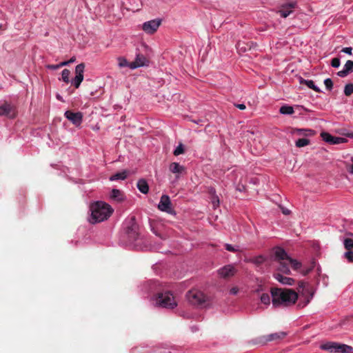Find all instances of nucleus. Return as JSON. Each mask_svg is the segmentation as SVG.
Here are the masks:
<instances>
[{"label": "nucleus", "instance_id": "e433bc0d", "mask_svg": "<svg viewBox=\"0 0 353 353\" xmlns=\"http://www.w3.org/2000/svg\"><path fill=\"white\" fill-rule=\"evenodd\" d=\"M344 257L350 262L353 263V250H347L344 253Z\"/></svg>", "mask_w": 353, "mask_h": 353}, {"label": "nucleus", "instance_id": "a211bd4d", "mask_svg": "<svg viewBox=\"0 0 353 353\" xmlns=\"http://www.w3.org/2000/svg\"><path fill=\"white\" fill-rule=\"evenodd\" d=\"M137 187L139 190L143 194H148L149 191V185L148 182L144 179H141L138 181Z\"/></svg>", "mask_w": 353, "mask_h": 353}, {"label": "nucleus", "instance_id": "09e8293b", "mask_svg": "<svg viewBox=\"0 0 353 353\" xmlns=\"http://www.w3.org/2000/svg\"><path fill=\"white\" fill-rule=\"evenodd\" d=\"M238 292H239V288L237 287H233L230 290V293L233 295L236 294L238 293Z\"/></svg>", "mask_w": 353, "mask_h": 353}, {"label": "nucleus", "instance_id": "603ef678", "mask_svg": "<svg viewBox=\"0 0 353 353\" xmlns=\"http://www.w3.org/2000/svg\"><path fill=\"white\" fill-rule=\"evenodd\" d=\"M68 61H63L59 63L60 68L68 65Z\"/></svg>", "mask_w": 353, "mask_h": 353}, {"label": "nucleus", "instance_id": "20e7f679", "mask_svg": "<svg viewBox=\"0 0 353 353\" xmlns=\"http://www.w3.org/2000/svg\"><path fill=\"white\" fill-rule=\"evenodd\" d=\"M186 299L190 305L195 307L204 306L207 301L205 294L196 289L189 290L186 294Z\"/></svg>", "mask_w": 353, "mask_h": 353}, {"label": "nucleus", "instance_id": "2f4dec72", "mask_svg": "<svg viewBox=\"0 0 353 353\" xmlns=\"http://www.w3.org/2000/svg\"><path fill=\"white\" fill-rule=\"evenodd\" d=\"M344 94L345 96L349 97L353 94V83H347L344 88Z\"/></svg>", "mask_w": 353, "mask_h": 353}, {"label": "nucleus", "instance_id": "5fc2aeb1", "mask_svg": "<svg viewBox=\"0 0 353 353\" xmlns=\"http://www.w3.org/2000/svg\"><path fill=\"white\" fill-rule=\"evenodd\" d=\"M210 194L212 195V196H213L214 195H215V190H214V188H211V189L210 190Z\"/></svg>", "mask_w": 353, "mask_h": 353}, {"label": "nucleus", "instance_id": "4be33fe9", "mask_svg": "<svg viewBox=\"0 0 353 353\" xmlns=\"http://www.w3.org/2000/svg\"><path fill=\"white\" fill-rule=\"evenodd\" d=\"M279 263V266H278V270L284 273V274H289L290 273V263L288 261H286V260L285 261H280V262H278Z\"/></svg>", "mask_w": 353, "mask_h": 353}, {"label": "nucleus", "instance_id": "c756f323", "mask_svg": "<svg viewBox=\"0 0 353 353\" xmlns=\"http://www.w3.org/2000/svg\"><path fill=\"white\" fill-rule=\"evenodd\" d=\"M343 245L347 250L353 249V239L351 238H346L343 241Z\"/></svg>", "mask_w": 353, "mask_h": 353}, {"label": "nucleus", "instance_id": "c9c22d12", "mask_svg": "<svg viewBox=\"0 0 353 353\" xmlns=\"http://www.w3.org/2000/svg\"><path fill=\"white\" fill-rule=\"evenodd\" d=\"M349 74L353 72V61L348 60L346 61L344 67H343Z\"/></svg>", "mask_w": 353, "mask_h": 353}, {"label": "nucleus", "instance_id": "393cba45", "mask_svg": "<svg viewBox=\"0 0 353 353\" xmlns=\"http://www.w3.org/2000/svg\"><path fill=\"white\" fill-rule=\"evenodd\" d=\"M128 171L124 170L121 172H117L110 177V181L124 180L127 178Z\"/></svg>", "mask_w": 353, "mask_h": 353}, {"label": "nucleus", "instance_id": "b1692460", "mask_svg": "<svg viewBox=\"0 0 353 353\" xmlns=\"http://www.w3.org/2000/svg\"><path fill=\"white\" fill-rule=\"evenodd\" d=\"M300 83L306 85L309 88L314 90L316 92H321V90L314 85V83L312 80H305L301 77Z\"/></svg>", "mask_w": 353, "mask_h": 353}, {"label": "nucleus", "instance_id": "473e14b6", "mask_svg": "<svg viewBox=\"0 0 353 353\" xmlns=\"http://www.w3.org/2000/svg\"><path fill=\"white\" fill-rule=\"evenodd\" d=\"M70 74V72L68 69H64L62 71L61 77H62L63 81L65 83H69V81H70V79H69Z\"/></svg>", "mask_w": 353, "mask_h": 353}, {"label": "nucleus", "instance_id": "f03ea898", "mask_svg": "<svg viewBox=\"0 0 353 353\" xmlns=\"http://www.w3.org/2000/svg\"><path fill=\"white\" fill-rule=\"evenodd\" d=\"M91 223H99L108 219L113 212L110 205L102 201H97L90 206Z\"/></svg>", "mask_w": 353, "mask_h": 353}, {"label": "nucleus", "instance_id": "052dcab7", "mask_svg": "<svg viewBox=\"0 0 353 353\" xmlns=\"http://www.w3.org/2000/svg\"><path fill=\"white\" fill-rule=\"evenodd\" d=\"M1 28H2V25L0 24V29H1Z\"/></svg>", "mask_w": 353, "mask_h": 353}, {"label": "nucleus", "instance_id": "dca6fc26", "mask_svg": "<svg viewBox=\"0 0 353 353\" xmlns=\"http://www.w3.org/2000/svg\"><path fill=\"white\" fill-rule=\"evenodd\" d=\"M169 170L172 173L176 174V178H179V175L185 172V168L184 166L181 165L179 163L173 162L170 163Z\"/></svg>", "mask_w": 353, "mask_h": 353}, {"label": "nucleus", "instance_id": "4d7b16f0", "mask_svg": "<svg viewBox=\"0 0 353 353\" xmlns=\"http://www.w3.org/2000/svg\"><path fill=\"white\" fill-rule=\"evenodd\" d=\"M75 60H76L75 57H72V58H71L69 61H68V63H70L74 62V61H75Z\"/></svg>", "mask_w": 353, "mask_h": 353}, {"label": "nucleus", "instance_id": "ea45409f", "mask_svg": "<svg viewBox=\"0 0 353 353\" xmlns=\"http://www.w3.org/2000/svg\"><path fill=\"white\" fill-rule=\"evenodd\" d=\"M346 141H347V139L345 138L334 137L332 144H339V143H345Z\"/></svg>", "mask_w": 353, "mask_h": 353}, {"label": "nucleus", "instance_id": "864d4df0", "mask_svg": "<svg viewBox=\"0 0 353 353\" xmlns=\"http://www.w3.org/2000/svg\"><path fill=\"white\" fill-rule=\"evenodd\" d=\"M282 212H283V213L284 214H289L290 212V211L289 210H288V209H286V210L285 209H283Z\"/></svg>", "mask_w": 353, "mask_h": 353}, {"label": "nucleus", "instance_id": "412c9836", "mask_svg": "<svg viewBox=\"0 0 353 353\" xmlns=\"http://www.w3.org/2000/svg\"><path fill=\"white\" fill-rule=\"evenodd\" d=\"M252 43H245L243 41H239L236 45V49L239 52H245L248 50H251Z\"/></svg>", "mask_w": 353, "mask_h": 353}, {"label": "nucleus", "instance_id": "8fccbe9b", "mask_svg": "<svg viewBox=\"0 0 353 353\" xmlns=\"http://www.w3.org/2000/svg\"><path fill=\"white\" fill-rule=\"evenodd\" d=\"M47 68H49V69L54 70L59 69L60 68V65H59V64H57V65H48Z\"/></svg>", "mask_w": 353, "mask_h": 353}, {"label": "nucleus", "instance_id": "de8ad7c7", "mask_svg": "<svg viewBox=\"0 0 353 353\" xmlns=\"http://www.w3.org/2000/svg\"><path fill=\"white\" fill-rule=\"evenodd\" d=\"M264 258L262 256H259L255 259L254 262L257 264H261L263 262Z\"/></svg>", "mask_w": 353, "mask_h": 353}, {"label": "nucleus", "instance_id": "f3484780", "mask_svg": "<svg viewBox=\"0 0 353 353\" xmlns=\"http://www.w3.org/2000/svg\"><path fill=\"white\" fill-rule=\"evenodd\" d=\"M290 259V256L287 254L285 251L281 248H279L275 251V261L277 262H280L282 261L286 260V261H288Z\"/></svg>", "mask_w": 353, "mask_h": 353}, {"label": "nucleus", "instance_id": "bb28decb", "mask_svg": "<svg viewBox=\"0 0 353 353\" xmlns=\"http://www.w3.org/2000/svg\"><path fill=\"white\" fill-rule=\"evenodd\" d=\"M321 137L324 141L332 144L334 137L332 136L330 133L323 132L321 133Z\"/></svg>", "mask_w": 353, "mask_h": 353}, {"label": "nucleus", "instance_id": "49530a36", "mask_svg": "<svg viewBox=\"0 0 353 353\" xmlns=\"http://www.w3.org/2000/svg\"><path fill=\"white\" fill-rule=\"evenodd\" d=\"M352 48H350V47H346V48H343L341 50V52H345V53H347L350 55L352 54Z\"/></svg>", "mask_w": 353, "mask_h": 353}, {"label": "nucleus", "instance_id": "f704fd0d", "mask_svg": "<svg viewBox=\"0 0 353 353\" xmlns=\"http://www.w3.org/2000/svg\"><path fill=\"white\" fill-rule=\"evenodd\" d=\"M83 80V77H81L75 76L74 79L72 80V83L74 84L75 88H79L81 82Z\"/></svg>", "mask_w": 353, "mask_h": 353}, {"label": "nucleus", "instance_id": "423d86ee", "mask_svg": "<svg viewBox=\"0 0 353 353\" xmlns=\"http://www.w3.org/2000/svg\"><path fill=\"white\" fill-rule=\"evenodd\" d=\"M17 114V108L13 104L4 101L0 105V116H5L9 119H14L16 117Z\"/></svg>", "mask_w": 353, "mask_h": 353}, {"label": "nucleus", "instance_id": "72a5a7b5", "mask_svg": "<svg viewBox=\"0 0 353 353\" xmlns=\"http://www.w3.org/2000/svg\"><path fill=\"white\" fill-rule=\"evenodd\" d=\"M184 148L182 143H180L176 148L174 150L173 154L174 156H179L184 153Z\"/></svg>", "mask_w": 353, "mask_h": 353}, {"label": "nucleus", "instance_id": "3c124183", "mask_svg": "<svg viewBox=\"0 0 353 353\" xmlns=\"http://www.w3.org/2000/svg\"><path fill=\"white\" fill-rule=\"evenodd\" d=\"M235 106L236 108H238L240 110H245V105L243 103H241V104H235Z\"/></svg>", "mask_w": 353, "mask_h": 353}, {"label": "nucleus", "instance_id": "a18cd8bd", "mask_svg": "<svg viewBox=\"0 0 353 353\" xmlns=\"http://www.w3.org/2000/svg\"><path fill=\"white\" fill-rule=\"evenodd\" d=\"M337 74L341 77H345L349 74V72L343 68L342 70L337 72Z\"/></svg>", "mask_w": 353, "mask_h": 353}, {"label": "nucleus", "instance_id": "4468645a", "mask_svg": "<svg viewBox=\"0 0 353 353\" xmlns=\"http://www.w3.org/2000/svg\"><path fill=\"white\" fill-rule=\"evenodd\" d=\"M286 336H287L286 332H279L270 334L267 336H263V339L265 341L264 343H266L270 342V341H280V340L284 339Z\"/></svg>", "mask_w": 353, "mask_h": 353}, {"label": "nucleus", "instance_id": "0eeeda50", "mask_svg": "<svg viewBox=\"0 0 353 353\" xmlns=\"http://www.w3.org/2000/svg\"><path fill=\"white\" fill-rule=\"evenodd\" d=\"M65 117L76 127H79L83 121V114L81 112H74L67 110L64 113Z\"/></svg>", "mask_w": 353, "mask_h": 353}, {"label": "nucleus", "instance_id": "2eb2a0df", "mask_svg": "<svg viewBox=\"0 0 353 353\" xmlns=\"http://www.w3.org/2000/svg\"><path fill=\"white\" fill-rule=\"evenodd\" d=\"M274 277L283 285H293L295 283V280L294 279L283 276L279 272L275 273L274 274Z\"/></svg>", "mask_w": 353, "mask_h": 353}, {"label": "nucleus", "instance_id": "7ed1b4c3", "mask_svg": "<svg viewBox=\"0 0 353 353\" xmlns=\"http://www.w3.org/2000/svg\"><path fill=\"white\" fill-rule=\"evenodd\" d=\"M156 303L164 308L174 309L176 307L177 303L170 291L159 292L156 296Z\"/></svg>", "mask_w": 353, "mask_h": 353}, {"label": "nucleus", "instance_id": "6e6552de", "mask_svg": "<svg viewBox=\"0 0 353 353\" xmlns=\"http://www.w3.org/2000/svg\"><path fill=\"white\" fill-rule=\"evenodd\" d=\"M161 21L159 19L151 20L142 25L143 30L147 34H154L160 26Z\"/></svg>", "mask_w": 353, "mask_h": 353}, {"label": "nucleus", "instance_id": "c03bdc74", "mask_svg": "<svg viewBox=\"0 0 353 353\" xmlns=\"http://www.w3.org/2000/svg\"><path fill=\"white\" fill-rule=\"evenodd\" d=\"M225 248L229 252H235L238 251V249L235 248L233 245L228 244V243H226L225 245Z\"/></svg>", "mask_w": 353, "mask_h": 353}, {"label": "nucleus", "instance_id": "7c9ffc66", "mask_svg": "<svg viewBox=\"0 0 353 353\" xmlns=\"http://www.w3.org/2000/svg\"><path fill=\"white\" fill-rule=\"evenodd\" d=\"M288 261L290 263L292 268L295 270H298L301 267V263L300 262L295 259H292L290 257Z\"/></svg>", "mask_w": 353, "mask_h": 353}, {"label": "nucleus", "instance_id": "bf43d9fd", "mask_svg": "<svg viewBox=\"0 0 353 353\" xmlns=\"http://www.w3.org/2000/svg\"><path fill=\"white\" fill-rule=\"evenodd\" d=\"M299 132H301L303 131H305L304 130H298Z\"/></svg>", "mask_w": 353, "mask_h": 353}, {"label": "nucleus", "instance_id": "6ab92c4d", "mask_svg": "<svg viewBox=\"0 0 353 353\" xmlns=\"http://www.w3.org/2000/svg\"><path fill=\"white\" fill-rule=\"evenodd\" d=\"M110 198L116 201L121 202L123 201L124 195L121 190L118 189H113L110 194Z\"/></svg>", "mask_w": 353, "mask_h": 353}, {"label": "nucleus", "instance_id": "a878e982", "mask_svg": "<svg viewBox=\"0 0 353 353\" xmlns=\"http://www.w3.org/2000/svg\"><path fill=\"white\" fill-rule=\"evenodd\" d=\"M279 112L283 114H292L294 111L292 106L285 105L280 108Z\"/></svg>", "mask_w": 353, "mask_h": 353}, {"label": "nucleus", "instance_id": "58836bf2", "mask_svg": "<svg viewBox=\"0 0 353 353\" xmlns=\"http://www.w3.org/2000/svg\"><path fill=\"white\" fill-rule=\"evenodd\" d=\"M324 84L326 87V89L328 90H331L333 88V82L330 78L325 79Z\"/></svg>", "mask_w": 353, "mask_h": 353}, {"label": "nucleus", "instance_id": "37998d69", "mask_svg": "<svg viewBox=\"0 0 353 353\" xmlns=\"http://www.w3.org/2000/svg\"><path fill=\"white\" fill-rule=\"evenodd\" d=\"M212 204L214 208H216L219 205V197L216 195H214L212 198Z\"/></svg>", "mask_w": 353, "mask_h": 353}, {"label": "nucleus", "instance_id": "5701e85b", "mask_svg": "<svg viewBox=\"0 0 353 353\" xmlns=\"http://www.w3.org/2000/svg\"><path fill=\"white\" fill-rule=\"evenodd\" d=\"M336 352L353 353V347L345 344L338 343L337 349H336Z\"/></svg>", "mask_w": 353, "mask_h": 353}, {"label": "nucleus", "instance_id": "9b49d317", "mask_svg": "<svg viewBox=\"0 0 353 353\" xmlns=\"http://www.w3.org/2000/svg\"><path fill=\"white\" fill-rule=\"evenodd\" d=\"M300 290H302V292H301L302 294H305V293L310 294V296L307 297L305 301L304 302V303L303 305H301V303H299L298 305L299 307H303L309 303V302L310 301V299L313 296V293L310 292L308 288H306V283H305L304 281H299L298 283V290L300 291Z\"/></svg>", "mask_w": 353, "mask_h": 353}, {"label": "nucleus", "instance_id": "79ce46f5", "mask_svg": "<svg viewBox=\"0 0 353 353\" xmlns=\"http://www.w3.org/2000/svg\"><path fill=\"white\" fill-rule=\"evenodd\" d=\"M340 59L339 58H334L332 59L331 65L333 68H339L340 65Z\"/></svg>", "mask_w": 353, "mask_h": 353}, {"label": "nucleus", "instance_id": "f8f14e48", "mask_svg": "<svg viewBox=\"0 0 353 353\" xmlns=\"http://www.w3.org/2000/svg\"><path fill=\"white\" fill-rule=\"evenodd\" d=\"M295 6L296 3L294 2H290L285 5H283L281 8L279 10L280 16L283 18H286L287 17H288L292 12V10L294 8Z\"/></svg>", "mask_w": 353, "mask_h": 353}, {"label": "nucleus", "instance_id": "cd10ccee", "mask_svg": "<svg viewBox=\"0 0 353 353\" xmlns=\"http://www.w3.org/2000/svg\"><path fill=\"white\" fill-rule=\"evenodd\" d=\"M85 69V64L84 63H80L77 65L75 68V73L76 76L83 77V72Z\"/></svg>", "mask_w": 353, "mask_h": 353}, {"label": "nucleus", "instance_id": "13d9d810", "mask_svg": "<svg viewBox=\"0 0 353 353\" xmlns=\"http://www.w3.org/2000/svg\"><path fill=\"white\" fill-rule=\"evenodd\" d=\"M348 137H353V134H348Z\"/></svg>", "mask_w": 353, "mask_h": 353}, {"label": "nucleus", "instance_id": "f257e3e1", "mask_svg": "<svg viewBox=\"0 0 353 353\" xmlns=\"http://www.w3.org/2000/svg\"><path fill=\"white\" fill-rule=\"evenodd\" d=\"M271 295L274 307L292 305L298 299V294L292 289L273 288Z\"/></svg>", "mask_w": 353, "mask_h": 353}, {"label": "nucleus", "instance_id": "9d476101", "mask_svg": "<svg viewBox=\"0 0 353 353\" xmlns=\"http://www.w3.org/2000/svg\"><path fill=\"white\" fill-rule=\"evenodd\" d=\"M158 208L163 212L171 213L172 209L171 207V201L170 197L168 195H162L160 199V202L158 205Z\"/></svg>", "mask_w": 353, "mask_h": 353}, {"label": "nucleus", "instance_id": "a19ab883", "mask_svg": "<svg viewBox=\"0 0 353 353\" xmlns=\"http://www.w3.org/2000/svg\"><path fill=\"white\" fill-rule=\"evenodd\" d=\"M118 60H119V67L123 68V67H125V66H129V64H128V61L125 59L119 57L118 59Z\"/></svg>", "mask_w": 353, "mask_h": 353}, {"label": "nucleus", "instance_id": "6e6d98bb", "mask_svg": "<svg viewBox=\"0 0 353 353\" xmlns=\"http://www.w3.org/2000/svg\"><path fill=\"white\" fill-rule=\"evenodd\" d=\"M310 270H311V269H308V270H306L305 271H303L302 274L303 275H307L310 272Z\"/></svg>", "mask_w": 353, "mask_h": 353}, {"label": "nucleus", "instance_id": "1a4fd4ad", "mask_svg": "<svg viewBox=\"0 0 353 353\" xmlns=\"http://www.w3.org/2000/svg\"><path fill=\"white\" fill-rule=\"evenodd\" d=\"M237 270L232 265H226L218 270V274L221 278L229 279L236 273Z\"/></svg>", "mask_w": 353, "mask_h": 353}, {"label": "nucleus", "instance_id": "4c0bfd02", "mask_svg": "<svg viewBox=\"0 0 353 353\" xmlns=\"http://www.w3.org/2000/svg\"><path fill=\"white\" fill-rule=\"evenodd\" d=\"M261 301L265 305H269L270 303V296L268 294H263L261 296Z\"/></svg>", "mask_w": 353, "mask_h": 353}, {"label": "nucleus", "instance_id": "ddd939ff", "mask_svg": "<svg viewBox=\"0 0 353 353\" xmlns=\"http://www.w3.org/2000/svg\"><path fill=\"white\" fill-rule=\"evenodd\" d=\"M148 62L147 59L143 54H137L135 60L129 63V67L131 69H135L146 65Z\"/></svg>", "mask_w": 353, "mask_h": 353}, {"label": "nucleus", "instance_id": "c85d7f7f", "mask_svg": "<svg viewBox=\"0 0 353 353\" xmlns=\"http://www.w3.org/2000/svg\"><path fill=\"white\" fill-rule=\"evenodd\" d=\"M309 143H310V140L309 139H305V138H303V139H299L296 141L295 145L297 148H302V147L307 145Z\"/></svg>", "mask_w": 353, "mask_h": 353}, {"label": "nucleus", "instance_id": "39448f33", "mask_svg": "<svg viewBox=\"0 0 353 353\" xmlns=\"http://www.w3.org/2000/svg\"><path fill=\"white\" fill-rule=\"evenodd\" d=\"M139 227L137 224L135 217L132 216L127 222L125 227V232L130 241L137 239L139 234Z\"/></svg>", "mask_w": 353, "mask_h": 353}, {"label": "nucleus", "instance_id": "aec40b11", "mask_svg": "<svg viewBox=\"0 0 353 353\" xmlns=\"http://www.w3.org/2000/svg\"><path fill=\"white\" fill-rule=\"evenodd\" d=\"M338 343H339L336 342H327L325 343L321 344L320 348L323 350H327L331 352H336V349H337Z\"/></svg>", "mask_w": 353, "mask_h": 353}]
</instances>
